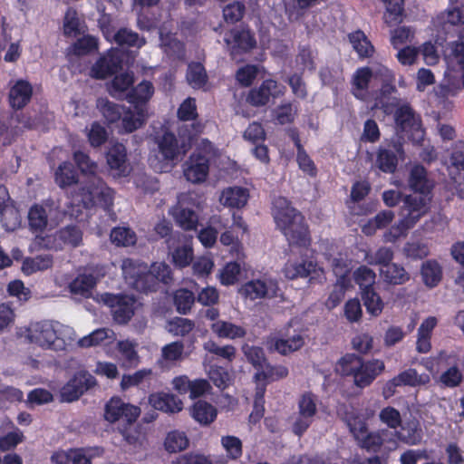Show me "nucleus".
Here are the masks:
<instances>
[{
	"mask_svg": "<svg viewBox=\"0 0 464 464\" xmlns=\"http://www.w3.org/2000/svg\"><path fill=\"white\" fill-rule=\"evenodd\" d=\"M191 416L200 424L208 425L213 422L217 417V410L210 403L198 401L191 409Z\"/></svg>",
	"mask_w": 464,
	"mask_h": 464,
	"instance_id": "nucleus-37",
	"label": "nucleus"
},
{
	"mask_svg": "<svg viewBox=\"0 0 464 464\" xmlns=\"http://www.w3.org/2000/svg\"><path fill=\"white\" fill-rule=\"evenodd\" d=\"M438 320L434 316H429L422 321L418 328L416 350L420 353H427L431 349V335Z\"/></svg>",
	"mask_w": 464,
	"mask_h": 464,
	"instance_id": "nucleus-24",
	"label": "nucleus"
},
{
	"mask_svg": "<svg viewBox=\"0 0 464 464\" xmlns=\"http://www.w3.org/2000/svg\"><path fill=\"white\" fill-rule=\"evenodd\" d=\"M380 275L390 285H402L410 280V275L404 267L395 263L381 267Z\"/></svg>",
	"mask_w": 464,
	"mask_h": 464,
	"instance_id": "nucleus-36",
	"label": "nucleus"
},
{
	"mask_svg": "<svg viewBox=\"0 0 464 464\" xmlns=\"http://www.w3.org/2000/svg\"><path fill=\"white\" fill-rule=\"evenodd\" d=\"M442 29L447 31L448 26L464 24V7H454L442 13L438 17Z\"/></svg>",
	"mask_w": 464,
	"mask_h": 464,
	"instance_id": "nucleus-60",
	"label": "nucleus"
},
{
	"mask_svg": "<svg viewBox=\"0 0 464 464\" xmlns=\"http://www.w3.org/2000/svg\"><path fill=\"white\" fill-rule=\"evenodd\" d=\"M408 183L412 190L423 197H427L433 188V182L428 178L425 169L420 165L411 168Z\"/></svg>",
	"mask_w": 464,
	"mask_h": 464,
	"instance_id": "nucleus-25",
	"label": "nucleus"
},
{
	"mask_svg": "<svg viewBox=\"0 0 464 464\" xmlns=\"http://www.w3.org/2000/svg\"><path fill=\"white\" fill-rule=\"evenodd\" d=\"M364 306L369 314L378 316L383 309V302L380 295L373 290L368 289L362 293Z\"/></svg>",
	"mask_w": 464,
	"mask_h": 464,
	"instance_id": "nucleus-61",
	"label": "nucleus"
},
{
	"mask_svg": "<svg viewBox=\"0 0 464 464\" xmlns=\"http://www.w3.org/2000/svg\"><path fill=\"white\" fill-rule=\"evenodd\" d=\"M421 276L427 286H435L441 278V270L439 264L432 260L423 263L421 266Z\"/></svg>",
	"mask_w": 464,
	"mask_h": 464,
	"instance_id": "nucleus-53",
	"label": "nucleus"
},
{
	"mask_svg": "<svg viewBox=\"0 0 464 464\" xmlns=\"http://www.w3.org/2000/svg\"><path fill=\"white\" fill-rule=\"evenodd\" d=\"M233 41L230 38H226L225 41L227 46L232 45V49L238 48L243 51H246L255 46L256 42L248 31H233L231 32ZM235 51L232 50V53Z\"/></svg>",
	"mask_w": 464,
	"mask_h": 464,
	"instance_id": "nucleus-50",
	"label": "nucleus"
},
{
	"mask_svg": "<svg viewBox=\"0 0 464 464\" xmlns=\"http://www.w3.org/2000/svg\"><path fill=\"white\" fill-rule=\"evenodd\" d=\"M395 92V87L389 84L384 83L382 86V89L375 96V102L372 108L375 109H382L383 111L387 114L392 111L394 106H396L395 99L391 98L390 95Z\"/></svg>",
	"mask_w": 464,
	"mask_h": 464,
	"instance_id": "nucleus-41",
	"label": "nucleus"
},
{
	"mask_svg": "<svg viewBox=\"0 0 464 464\" xmlns=\"http://www.w3.org/2000/svg\"><path fill=\"white\" fill-rule=\"evenodd\" d=\"M393 250L388 246H381L374 253L364 251V261L368 265L384 267L393 259Z\"/></svg>",
	"mask_w": 464,
	"mask_h": 464,
	"instance_id": "nucleus-44",
	"label": "nucleus"
},
{
	"mask_svg": "<svg viewBox=\"0 0 464 464\" xmlns=\"http://www.w3.org/2000/svg\"><path fill=\"white\" fill-rule=\"evenodd\" d=\"M355 282L360 285L362 293L368 290L373 289L372 285L375 283L376 274L375 272L366 266H359L353 273Z\"/></svg>",
	"mask_w": 464,
	"mask_h": 464,
	"instance_id": "nucleus-55",
	"label": "nucleus"
},
{
	"mask_svg": "<svg viewBox=\"0 0 464 464\" xmlns=\"http://www.w3.org/2000/svg\"><path fill=\"white\" fill-rule=\"evenodd\" d=\"M60 216L59 206L53 200L34 204L30 208L27 215L29 228L35 234H41L49 224H56Z\"/></svg>",
	"mask_w": 464,
	"mask_h": 464,
	"instance_id": "nucleus-6",
	"label": "nucleus"
},
{
	"mask_svg": "<svg viewBox=\"0 0 464 464\" xmlns=\"http://www.w3.org/2000/svg\"><path fill=\"white\" fill-rule=\"evenodd\" d=\"M172 215L181 228L185 230L196 229L198 218L193 210L179 205L173 209Z\"/></svg>",
	"mask_w": 464,
	"mask_h": 464,
	"instance_id": "nucleus-38",
	"label": "nucleus"
},
{
	"mask_svg": "<svg viewBox=\"0 0 464 464\" xmlns=\"http://www.w3.org/2000/svg\"><path fill=\"white\" fill-rule=\"evenodd\" d=\"M362 367V359L355 354H345L335 365V372L344 376H353L354 372Z\"/></svg>",
	"mask_w": 464,
	"mask_h": 464,
	"instance_id": "nucleus-48",
	"label": "nucleus"
},
{
	"mask_svg": "<svg viewBox=\"0 0 464 464\" xmlns=\"http://www.w3.org/2000/svg\"><path fill=\"white\" fill-rule=\"evenodd\" d=\"M381 75L385 81L391 78L390 71L386 67H380L372 71L368 67L358 69L353 77V94L360 100L367 98V88L372 77Z\"/></svg>",
	"mask_w": 464,
	"mask_h": 464,
	"instance_id": "nucleus-13",
	"label": "nucleus"
},
{
	"mask_svg": "<svg viewBox=\"0 0 464 464\" xmlns=\"http://www.w3.org/2000/svg\"><path fill=\"white\" fill-rule=\"evenodd\" d=\"M395 121L403 130H413L422 134L420 118L408 105L400 106L395 112Z\"/></svg>",
	"mask_w": 464,
	"mask_h": 464,
	"instance_id": "nucleus-31",
	"label": "nucleus"
},
{
	"mask_svg": "<svg viewBox=\"0 0 464 464\" xmlns=\"http://www.w3.org/2000/svg\"><path fill=\"white\" fill-rule=\"evenodd\" d=\"M74 160L82 174L88 176V182L82 188V202L89 208L92 205H101L103 208L112 203V190L96 176L98 166L91 160L88 155L82 151H75Z\"/></svg>",
	"mask_w": 464,
	"mask_h": 464,
	"instance_id": "nucleus-3",
	"label": "nucleus"
},
{
	"mask_svg": "<svg viewBox=\"0 0 464 464\" xmlns=\"http://www.w3.org/2000/svg\"><path fill=\"white\" fill-rule=\"evenodd\" d=\"M27 338L42 348L63 351L75 341L76 334L69 325L56 321H43L30 325Z\"/></svg>",
	"mask_w": 464,
	"mask_h": 464,
	"instance_id": "nucleus-2",
	"label": "nucleus"
},
{
	"mask_svg": "<svg viewBox=\"0 0 464 464\" xmlns=\"http://www.w3.org/2000/svg\"><path fill=\"white\" fill-rule=\"evenodd\" d=\"M115 339V334L111 329L100 328L94 330L90 334L81 338L78 341V344L81 347L88 348L96 346L105 342L106 340L112 341Z\"/></svg>",
	"mask_w": 464,
	"mask_h": 464,
	"instance_id": "nucleus-42",
	"label": "nucleus"
},
{
	"mask_svg": "<svg viewBox=\"0 0 464 464\" xmlns=\"http://www.w3.org/2000/svg\"><path fill=\"white\" fill-rule=\"evenodd\" d=\"M149 402L155 410L169 414L178 413L183 409L182 401L169 392H156L149 397Z\"/></svg>",
	"mask_w": 464,
	"mask_h": 464,
	"instance_id": "nucleus-17",
	"label": "nucleus"
},
{
	"mask_svg": "<svg viewBox=\"0 0 464 464\" xmlns=\"http://www.w3.org/2000/svg\"><path fill=\"white\" fill-rule=\"evenodd\" d=\"M155 143L157 150L150 157L149 161L150 166L159 172L169 170L179 156L187 150L184 142L179 144L176 136L169 130L158 134L155 137Z\"/></svg>",
	"mask_w": 464,
	"mask_h": 464,
	"instance_id": "nucleus-5",
	"label": "nucleus"
},
{
	"mask_svg": "<svg viewBox=\"0 0 464 464\" xmlns=\"http://www.w3.org/2000/svg\"><path fill=\"white\" fill-rule=\"evenodd\" d=\"M184 175L192 183L203 182L208 173V160L200 155H193L186 162Z\"/></svg>",
	"mask_w": 464,
	"mask_h": 464,
	"instance_id": "nucleus-19",
	"label": "nucleus"
},
{
	"mask_svg": "<svg viewBox=\"0 0 464 464\" xmlns=\"http://www.w3.org/2000/svg\"><path fill=\"white\" fill-rule=\"evenodd\" d=\"M111 240L118 246H133L137 241L134 231L128 227H115L111 232Z\"/></svg>",
	"mask_w": 464,
	"mask_h": 464,
	"instance_id": "nucleus-58",
	"label": "nucleus"
},
{
	"mask_svg": "<svg viewBox=\"0 0 464 464\" xmlns=\"http://www.w3.org/2000/svg\"><path fill=\"white\" fill-rule=\"evenodd\" d=\"M184 344L182 342H172L164 345L160 351L158 364L161 368L170 367L183 359Z\"/></svg>",
	"mask_w": 464,
	"mask_h": 464,
	"instance_id": "nucleus-29",
	"label": "nucleus"
},
{
	"mask_svg": "<svg viewBox=\"0 0 464 464\" xmlns=\"http://www.w3.org/2000/svg\"><path fill=\"white\" fill-rule=\"evenodd\" d=\"M98 281V277L92 273L84 272L78 275L70 284V292L83 297H88L92 294Z\"/></svg>",
	"mask_w": 464,
	"mask_h": 464,
	"instance_id": "nucleus-30",
	"label": "nucleus"
},
{
	"mask_svg": "<svg viewBox=\"0 0 464 464\" xmlns=\"http://www.w3.org/2000/svg\"><path fill=\"white\" fill-rule=\"evenodd\" d=\"M97 107L110 123L117 121L122 116L123 108L106 99H99L97 101Z\"/></svg>",
	"mask_w": 464,
	"mask_h": 464,
	"instance_id": "nucleus-54",
	"label": "nucleus"
},
{
	"mask_svg": "<svg viewBox=\"0 0 464 464\" xmlns=\"http://www.w3.org/2000/svg\"><path fill=\"white\" fill-rule=\"evenodd\" d=\"M116 430L122 436L124 441L133 448H140L145 441V433L140 425L135 422L120 423Z\"/></svg>",
	"mask_w": 464,
	"mask_h": 464,
	"instance_id": "nucleus-26",
	"label": "nucleus"
},
{
	"mask_svg": "<svg viewBox=\"0 0 464 464\" xmlns=\"http://www.w3.org/2000/svg\"><path fill=\"white\" fill-rule=\"evenodd\" d=\"M272 346L279 353L286 355L301 349L304 344L303 336L299 334L285 335L271 340Z\"/></svg>",
	"mask_w": 464,
	"mask_h": 464,
	"instance_id": "nucleus-32",
	"label": "nucleus"
},
{
	"mask_svg": "<svg viewBox=\"0 0 464 464\" xmlns=\"http://www.w3.org/2000/svg\"><path fill=\"white\" fill-rule=\"evenodd\" d=\"M107 163L113 171L114 176H127L130 165L127 162V153L124 145L117 143L107 153Z\"/></svg>",
	"mask_w": 464,
	"mask_h": 464,
	"instance_id": "nucleus-18",
	"label": "nucleus"
},
{
	"mask_svg": "<svg viewBox=\"0 0 464 464\" xmlns=\"http://www.w3.org/2000/svg\"><path fill=\"white\" fill-rule=\"evenodd\" d=\"M314 268L315 266L311 261L288 262L284 268V273L287 278L295 279L306 277Z\"/></svg>",
	"mask_w": 464,
	"mask_h": 464,
	"instance_id": "nucleus-47",
	"label": "nucleus"
},
{
	"mask_svg": "<svg viewBox=\"0 0 464 464\" xmlns=\"http://www.w3.org/2000/svg\"><path fill=\"white\" fill-rule=\"evenodd\" d=\"M325 258L338 280H342L347 276L350 271V261L345 254L331 249L325 253Z\"/></svg>",
	"mask_w": 464,
	"mask_h": 464,
	"instance_id": "nucleus-35",
	"label": "nucleus"
},
{
	"mask_svg": "<svg viewBox=\"0 0 464 464\" xmlns=\"http://www.w3.org/2000/svg\"><path fill=\"white\" fill-rule=\"evenodd\" d=\"M187 82L193 89L203 88L208 82V75L200 63H191L187 71Z\"/></svg>",
	"mask_w": 464,
	"mask_h": 464,
	"instance_id": "nucleus-43",
	"label": "nucleus"
},
{
	"mask_svg": "<svg viewBox=\"0 0 464 464\" xmlns=\"http://www.w3.org/2000/svg\"><path fill=\"white\" fill-rule=\"evenodd\" d=\"M430 198L416 195L405 196L400 208V219L387 232L383 237L386 242H394L407 231L413 227L421 217L427 214Z\"/></svg>",
	"mask_w": 464,
	"mask_h": 464,
	"instance_id": "nucleus-4",
	"label": "nucleus"
},
{
	"mask_svg": "<svg viewBox=\"0 0 464 464\" xmlns=\"http://www.w3.org/2000/svg\"><path fill=\"white\" fill-rule=\"evenodd\" d=\"M121 66V58L118 51H112L100 58L92 67L91 75L96 79H104L115 73Z\"/></svg>",
	"mask_w": 464,
	"mask_h": 464,
	"instance_id": "nucleus-14",
	"label": "nucleus"
},
{
	"mask_svg": "<svg viewBox=\"0 0 464 464\" xmlns=\"http://www.w3.org/2000/svg\"><path fill=\"white\" fill-rule=\"evenodd\" d=\"M102 300L111 309L113 319L120 324L128 323L138 307L136 300L130 295H115L103 294Z\"/></svg>",
	"mask_w": 464,
	"mask_h": 464,
	"instance_id": "nucleus-7",
	"label": "nucleus"
},
{
	"mask_svg": "<svg viewBox=\"0 0 464 464\" xmlns=\"http://www.w3.org/2000/svg\"><path fill=\"white\" fill-rule=\"evenodd\" d=\"M353 49L361 57H368L373 53V46L362 31H357L349 35Z\"/></svg>",
	"mask_w": 464,
	"mask_h": 464,
	"instance_id": "nucleus-52",
	"label": "nucleus"
},
{
	"mask_svg": "<svg viewBox=\"0 0 464 464\" xmlns=\"http://www.w3.org/2000/svg\"><path fill=\"white\" fill-rule=\"evenodd\" d=\"M280 93L281 90L277 82L274 80H266L258 88L249 92L246 101L253 106H264L271 97H276Z\"/></svg>",
	"mask_w": 464,
	"mask_h": 464,
	"instance_id": "nucleus-16",
	"label": "nucleus"
},
{
	"mask_svg": "<svg viewBox=\"0 0 464 464\" xmlns=\"http://www.w3.org/2000/svg\"><path fill=\"white\" fill-rule=\"evenodd\" d=\"M55 181L61 188L76 183V172L70 162L61 164L55 172Z\"/></svg>",
	"mask_w": 464,
	"mask_h": 464,
	"instance_id": "nucleus-63",
	"label": "nucleus"
},
{
	"mask_svg": "<svg viewBox=\"0 0 464 464\" xmlns=\"http://www.w3.org/2000/svg\"><path fill=\"white\" fill-rule=\"evenodd\" d=\"M164 446L169 452L176 453L188 448V439L185 432L173 430L168 433Z\"/></svg>",
	"mask_w": 464,
	"mask_h": 464,
	"instance_id": "nucleus-49",
	"label": "nucleus"
},
{
	"mask_svg": "<svg viewBox=\"0 0 464 464\" xmlns=\"http://www.w3.org/2000/svg\"><path fill=\"white\" fill-rule=\"evenodd\" d=\"M33 93L31 84L24 80L17 81L11 88L9 100L13 108L21 109L25 106Z\"/></svg>",
	"mask_w": 464,
	"mask_h": 464,
	"instance_id": "nucleus-28",
	"label": "nucleus"
},
{
	"mask_svg": "<svg viewBox=\"0 0 464 464\" xmlns=\"http://www.w3.org/2000/svg\"><path fill=\"white\" fill-rule=\"evenodd\" d=\"M288 375V369L285 366L283 365H276L272 366L268 363H266L264 368H262L260 371H258L256 375L255 379L256 381H277L283 378H285Z\"/></svg>",
	"mask_w": 464,
	"mask_h": 464,
	"instance_id": "nucleus-51",
	"label": "nucleus"
},
{
	"mask_svg": "<svg viewBox=\"0 0 464 464\" xmlns=\"http://www.w3.org/2000/svg\"><path fill=\"white\" fill-rule=\"evenodd\" d=\"M137 346V343L129 339L117 343V350L121 355V359L129 366H136L139 363V355L136 350Z\"/></svg>",
	"mask_w": 464,
	"mask_h": 464,
	"instance_id": "nucleus-46",
	"label": "nucleus"
},
{
	"mask_svg": "<svg viewBox=\"0 0 464 464\" xmlns=\"http://www.w3.org/2000/svg\"><path fill=\"white\" fill-rule=\"evenodd\" d=\"M273 216L277 227L291 246H305L309 244L307 227L303 216L290 206L284 197L274 200Z\"/></svg>",
	"mask_w": 464,
	"mask_h": 464,
	"instance_id": "nucleus-1",
	"label": "nucleus"
},
{
	"mask_svg": "<svg viewBox=\"0 0 464 464\" xmlns=\"http://www.w3.org/2000/svg\"><path fill=\"white\" fill-rule=\"evenodd\" d=\"M394 152L398 153L400 156L403 154L402 145L399 140L393 141L392 150L380 148L377 154L376 164L381 170L392 173L396 169L398 160Z\"/></svg>",
	"mask_w": 464,
	"mask_h": 464,
	"instance_id": "nucleus-23",
	"label": "nucleus"
},
{
	"mask_svg": "<svg viewBox=\"0 0 464 464\" xmlns=\"http://www.w3.org/2000/svg\"><path fill=\"white\" fill-rule=\"evenodd\" d=\"M154 93V87L150 82L143 81L139 83L130 95V102L135 104H144Z\"/></svg>",
	"mask_w": 464,
	"mask_h": 464,
	"instance_id": "nucleus-57",
	"label": "nucleus"
},
{
	"mask_svg": "<svg viewBox=\"0 0 464 464\" xmlns=\"http://www.w3.org/2000/svg\"><path fill=\"white\" fill-rule=\"evenodd\" d=\"M1 222L6 231H14L21 226V216L17 208L5 206L1 211Z\"/></svg>",
	"mask_w": 464,
	"mask_h": 464,
	"instance_id": "nucleus-59",
	"label": "nucleus"
},
{
	"mask_svg": "<svg viewBox=\"0 0 464 464\" xmlns=\"http://www.w3.org/2000/svg\"><path fill=\"white\" fill-rule=\"evenodd\" d=\"M430 382V377L427 373H418L415 369L410 368L391 380L387 383V388L392 392L397 386L409 385L412 387L426 385Z\"/></svg>",
	"mask_w": 464,
	"mask_h": 464,
	"instance_id": "nucleus-20",
	"label": "nucleus"
},
{
	"mask_svg": "<svg viewBox=\"0 0 464 464\" xmlns=\"http://www.w3.org/2000/svg\"><path fill=\"white\" fill-rule=\"evenodd\" d=\"M140 414V408L126 403L120 398L111 399L105 405L104 418L111 423L136 422Z\"/></svg>",
	"mask_w": 464,
	"mask_h": 464,
	"instance_id": "nucleus-8",
	"label": "nucleus"
},
{
	"mask_svg": "<svg viewBox=\"0 0 464 464\" xmlns=\"http://www.w3.org/2000/svg\"><path fill=\"white\" fill-rule=\"evenodd\" d=\"M278 290L277 283L272 279H255L244 284L238 292L244 298L254 301L276 297Z\"/></svg>",
	"mask_w": 464,
	"mask_h": 464,
	"instance_id": "nucleus-11",
	"label": "nucleus"
},
{
	"mask_svg": "<svg viewBox=\"0 0 464 464\" xmlns=\"http://www.w3.org/2000/svg\"><path fill=\"white\" fill-rule=\"evenodd\" d=\"M56 238L64 245L76 247L82 240V233L77 227L67 226L57 232Z\"/></svg>",
	"mask_w": 464,
	"mask_h": 464,
	"instance_id": "nucleus-56",
	"label": "nucleus"
},
{
	"mask_svg": "<svg viewBox=\"0 0 464 464\" xmlns=\"http://www.w3.org/2000/svg\"><path fill=\"white\" fill-rule=\"evenodd\" d=\"M392 433L388 430L364 433L357 441L358 445L369 451L376 452L388 442Z\"/></svg>",
	"mask_w": 464,
	"mask_h": 464,
	"instance_id": "nucleus-27",
	"label": "nucleus"
},
{
	"mask_svg": "<svg viewBox=\"0 0 464 464\" xmlns=\"http://www.w3.org/2000/svg\"><path fill=\"white\" fill-rule=\"evenodd\" d=\"M445 58L453 68L458 67L462 72L464 85V44L453 42L445 50Z\"/></svg>",
	"mask_w": 464,
	"mask_h": 464,
	"instance_id": "nucleus-39",
	"label": "nucleus"
},
{
	"mask_svg": "<svg viewBox=\"0 0 464 464\" xmlns=\"http://www.w3.org/2000/svg\"><path fill=\"white\" fill-rule=\"evenodd\" d=\"M122 273L127 284L140 292L148 291V282L151 283L153 276H147V265L132 259H125L121 265Z\"/></svg>",
	"mask_w": 464,
	"mask_h": 464,
	"instance_id": "nucleus-10",
	"label": "nucleus"
},
{
	"mask_svg": "<svg viewBox=\"0 0 464 464\" xmlns=\"http://www.w3.org/2000/svg\"><path fill=\"white\" fill-rule=\"evenodd\" d=\"M317 412V397L304 392L298 401V416L293 423V431L301 436L312 424Z\"/></svg>",
	"mask_w": 464,
	"mask_h": 464,
	"instance_id": "nucleus-9",
	"label": "nucleus"
},
{
	"mask_svg": "<svg viewBox=\"0 0 464 464\" xmlns=\"http://www.w3.org/2000/svg\"><path fill=\"white\" fill-rule=\"evenodd\" d=\"M133 74L122 72L116 75L111 83L108 84L110 94L115 98H122L129 88L133 84Z\"/></svg>",
	"mask_w": 464,
	"mask_h": 464,
	"instance_id": "nucleus-40",
	"label": "nucleus"
},
{
	"mask_svg": "<svg viewBox=\"0 0 464 464\" xmlns=\"http://www.w3.org/2000/svg\"><path fill=\"white\" fill-rule=\"evenodd\" d=\"M384 363L380 360L363 362L362 367L354 372L353 382L357 387L364 388L370 385L372 381L384 370Z\"/></svg>",
	"mask_w": 464,
	"mask_h": 464,
	"instance_id": "nucleus-15",
	"label": "nucleus"
},
{
	"mask_svg": "<svg viewBox=\"0 0 464 464\" xmlns=\"http://www.w3.org/2000/svg\"><path fill=\"white\" fill-rule=\"evenodd\" d=\"M95 384V379L92 374L85 372H80L62 388V400L67 402L76 401L81 395Z\"/></svg>",
	"mask_w": 464,
	"mask_h": 464,
	"instance_id": "nucleus-12",
	"label": "nucleus"
},
{
	"mask_svg": "<svg viewBox=\"0 0 464 464\" xmlns=\"http://www.w3.org/2000/svg\"><path fill=\"white\" fill-rule=\"evenodd\" d=\"M397 439L408 445H418L422 440V431L417 420H410L401 426V430L395 431Z\"/></svg>",
	"mask_w": 464,
	"mask_h": 464,
	"instance_id": "nucleus-34",
	"label": "nucleus"
},
{
	"mask_svg": "<svg viewBox=\"0 0 464 464\" xmlns=\"http://www.w3.org/2000/svg\"><path fill=\"white\" fill-rule=\"evenodd\" d=\"M147 276H153L151 283L148 282V291L153 290L158 281L167 283L170 278V268L165 263H154L150 270L147 268Z\"/></svg>",
	"mask_w": 464,
	"mask_h": 464,
	"instance_id": "nucleus-62",
	"label": "nucleus"
},
{
	"mask_svg": "<svg viewBox=\"0 0 464 464\" xmlns=\"http://www.w3.org/2000/svg\"><path fill=\"white\" fill-rule=\"evenodd\" d=\"M114 38L120 45H128L140 48L145 44L144 38L140 37L137 33L126 28L119 30L118 33L114 35Z\"/></svg>",
	"mask_w": 464,
	"mask_h": 464,
	"instance_id": "nucleus-64",
	"label": "nucleus"
},
{
	"mask_svg": "<svg viewBox=\"0 0 464 464\" xmlns=\"http://www.w3.org/2000/svg\"><path fill=\"white\" fill-rule=\"evenodd\" d=\"M210 329L218 337L230 340L243 338L246 334L242 326L224 320L214 322Z\"/></svg>",
	"mask_w": 464,
	"mask_h": 464,
	"instance_id": "nucleus-33",
	"label": "nucleus"
},
{
	"mask_svg": "<svg viewBox=\"0 0 464 464\" xmlns=\"http://www.w3.org/2000/svg\"><path fill=\"white\" fill-rule=\"evenodd\" d=\"M53 266V257L49 254L39 255L33 258H25L23 262L22 270L26 275L43 271Z\"/></svg>",
	"mask_w": 464,
	"mask_h": 464,
	"instance_id": "nucleus-45",
	"label": "nucleus"
},
{
	"mask_svg": "<svg viewBox=\"0 0 464 464\" xmlns=\"http://www.w3.org/2000/svg\"><path fill=\"white\" fill-rule=\"evenodd\" d=\"M148 118V110L144 104H135L132 110L122 111V130L130 133L140 128Z\"/></svg>",
	"mask_w": 464,
	"mask_h": 464,
	"instance_id": "nucleus-22",
	"label": "nucleus"
},
{
	"mask_svg": "<svg viewBox=\"0 0 464 464\" xmlns=\"http://www.w3.org/2000/svg\"><path fill=\"white\" fill-rule=\"evenodd\" d=\"M248 198L249 192L247 188L234 186L226 188L221 191L219 202L227 208H241L246 206Z\"/></svg>",
	"mask_w": 464,
	"mask_h": 464,
	"instance_id": "nucleus-21",
	"label": "nucleus"
}]
</instances>
